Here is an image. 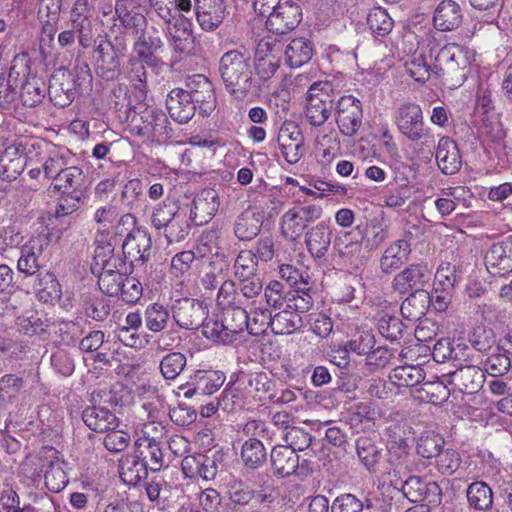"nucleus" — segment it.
<instances>
[{"instance_id": "obj_15", "label": "nucleus", "mask_w": 512, "mask_h": 512, "mask_svg": "<svg viewBox=\"0 0 512 512\" xmlns=\"http://www.w3.org/2000/svg\"><path fill=\"white\" fill-rule=\"evenodd\" d=\"M302 20V10L295 2L278 3L270 12L266 27L275 34H286L294 30Z\"/></svg>"}, {"instance_id": "obj_45", "label": "nucleus", "mask_w": 512, "mask_h": 512, "mask_svg": "<svg viewBox=\"0 0 512 512\" xmlns=\"http://www.w3.org/2000/svg\"><path fill=\"white\" fill-rule=\"evenodd\" d=\"M466 497L470 508L487 511L493 504V492L483 481H474L466 489Z\"/></svg>"}, {"instance_id": "obj_36", "label": "nucleus", "mask_w": 512, "mask_h": 512, "mask_svg": "<svg viewBox=\"0 0 512 512\" xmlns=\"http://www.w3.org/2000/svg\"><path fill=\"white\" fill-rule=\"evenodd\" d=\"M148 471L142 462L138 451L124 455L119 460V475L121 480L129 485L136 486L147 477Z\"/></svg>"}, {"instance_id": "obj_20", "label": "nucleus", "mask_w": 512, "mask_h": 512, "mask_svg": "<svg viewBox=\"0 0 512 512\" xmlns=\"http://www.w3.org/2000/svg\"><path fill=\"white\" fill-rule=\"evenodd\" d=\"M485 264L493 275L505 276L512 272V236L491 245L485 255Z\"/></svg>"}, {"instance_id": "obj_31", "label": "nucleus", "mask_w": 512, "mask_h": 512, "mask_svg": "<svg viewBox=\"0 0 512 512\" xmlns=\"http://www.w3.org/2000/svg\"><path fill=\"white\" fill-rule=\"evenodd\" d=\"M82 420L92 431L104 433L119 427L120 420L106 407L91 406L82 411Z\"/></svg>"}, {"instance_id": "obj_52", "label": "nucleus", "mask_w": 512, "mask_h": 512, "mask_svg": "<svg viewBox=\"0 0 512 512\" xmlns=\"http://www.w3.org/2000/svg\"><path fill=\"white\" fill-rule=\"evenodd\" d=\"M372 507L369 498H360L352 493L338 495L331 504V512H363Z\"/></svg>"}, {"instance_id": "obj_28", "label": "nucleus", "mask_w": 512, "mask_h": 512, "mask_svg": "<svg viewBox=\"0 0 512 512\" xmlns=\"http://www.w3.org/2000/svg\"><path fill=\"white\" fill-rule=\"evenodd\" d=\"M355 450L359 462L368 471H375L383 457L381 441L376 436L361 435L355 440Z\"/></svg>"}, {"instance_id": "obj_57", "label": "nucleus", "mask_w": 512, "mask_h": 512, "mask_svg": "<svg viewBox=\"0 0 512 512\" xmlns=\"http://www.w3.org/2000/svg\"><path fill=\"white\" fill-rule=\"evenodd\" d=\"M14 68L10 69L7 77L0 76V108L9 110L15 107L18 100V93L16 91V77Z\"/></svg>"}, {"instance_id": "obj_25", "label": "nucleus", "mask_w": 512, "mask_h": 512, "mask_svg": "<svg viewBox=\"0 0 512 512\" xmlns=\"http://www.w3.org/2000/svg\"><path fill=\"white\" fill-rule=\"evenodd\" d=\"M485 375L481 368L465 365L449 373V383L461 393L474 394L484 383Z\"/></svg>"}, {"instance_id": "obj_3", "label": "nucleus", "mask_w": 512, "mask_h": 512, "mask_svg": "<svg viewBox=\"0 0 512 512\" xmlns=\"http://www.w3.org/2000/svg\"><path fill=\"white\" fill-rule=\"evenodd\" d=\"M336 91L331 82L313 83L307 92L305 117L310 125L322 126L335 110Z\"/></svg>"}, {"instance_id": "obj_17", "label": "nucleus", "mask_w": 512, "mask_h": 512, "mask_svg": "<svg viewBox=\"0 0 512 512\" xmlns=\"http://www.w3.org/2000/svg\"><path fill=\"white\" fill-rule=\"evenodd\" d=\"M133 52L146 61L150 68H157L162 61L157 56L164 48V42L160 32L155 27L148 28L144 33L133 41Z\"/></svg>"}, {"instance_id": "obj_56", "label": "nucleus", "mask_w": 512, "mask_h": 512, "mask_svg": "<svg viewBox=\"0 0 512 512\" xmlns=\"http://www.w3.org/2000/svg\"><path fill=\"white\" fill-rule=\"evenodd\" d=\"M461 280V269L458 265L450 262L442 263L434 276V285L443 287V290H454Z\"/></svg>"}, {"instance_id": "obj_18", "label": "nucleus", "mask_w": 512, "mask_h": 512, "mask_svg": "<svg viewBox=\"0 0 512 512\" xmlns=\"http://www.w3.org/2000/svg\"><path fill=\"white\" fill-rule=\"evenodd\" d=\"M332 236L333 231L330 221H321L309 228L305 233V244L308 253L317 261L326 260Z\"/></svg>"}, {"instance_id": "obj_22", "label": "nucleus", "mask_w": 512, "mask_h": 512, "mask_svg": "<svg viewBox=\"0 0 512 512\" xmlns=\"http://www.w3.org/2000/svg\"><path fill=\"white\" fill-rule=\"evenodd\" d=\"M219 196L213 188H205L193 199L190 220L197 226L208 223L219 208Z\"/></svg>"}, {"instance_id": "obj_49", "label": "nucleus", "mask_w": 512, "mask_h": 512, "mask_svg": "<svg viewBox=\"0 0 512 512\" xmlns=\"http://www.w3.org/2000/svg\"><path fill=\"white\" fill-rule=\"evenodd\" d=\"M424 378V370L414 365L398 366L389 375V379L397 387H413L421 383Z\"/></svg>"}, {"instance_id": "obj_62", "label": "nucleus", "mask_w": 512, "mask_h": 512, "mask_svg": "<svg viewBox=\"0 0 512 512\" xmlns=\"http://www.w3.org/2000/svg\"><path fill=\"white\" fill-rule=\"evenodd\" d=\"M162 229L168 244L182 242L190 232V225L186 220V213L182 212Z\"/></svg>"}, {"instance_id": "obj_21", "label": "nucleus", "mask_w": 512, "mask_h": 512, "mask_svg": "<svg viewBox=\"0 0 512 512\" xmlns=\"http://www.w3.org/2000/svg\"><path fill=\"white\" fill-rule=\"evenodd\" d=\"M364 230L358 225L354 230L338 233L332 243L333 254L344 262H352L362 250Z\"/></svg>"}, {"instance_id": "obj_35", "label": "nucleus", "mask_w": 512, "mask_h": 512, "mask_svg": "<svg viewBox=\"0 0 512 512\" xmlns=\"http://www.w3.org/2000/svg\"><path fill=\"white\" fill-rule=\"evenodd\" d=\"M51 186L59 193H85L86 175L83 170L77 166L66 167L58 177H55V183Z\"/></svg>"}, {"instance_id": "obj_13", "label": "nucleus", "mask_w": 512, "mask_h": 512, "mask_svg": "<svg viewBox=\"0 0 512 512\" xmlns=\"http://www.w3.org/2000/svg\"><path fill=\"white\" fill-rule=\"evenodd\" d=\"M242 304L240 295L231 297L226 287V344L240 341L248 330L249 316Z\"/></svg>"}, {"instance_id": "obj_19", "label": "nucleus", "mask_w": 512, "mask_h": 512, "mask_svg": "<svg viewBox=\"0 0 512 512\" xmlns=\"http://www.w3.org/2000/svg\"><path fill=\"white\" fill-rule=\"evenodd\" d=\"M209 238L210 241H212L213 238H215V240H219V242H215L214 252L212 248H210L212 256L208 264L207 270L205 272V275L202 279V283L205 290L214 291L216 288H219L217 294V306H220V297L224 290V253L222 251L221 246L219 245L221 239L219 237H216L214 234H211Z\"/></svg>"}, {"instance_id": "obj_4", "label": "nucleus", "mask_w": 512, "mask_h": 512, "mask_svg": "<svg viewBox=\"0 0 512 512\" xmlns=\"http://www.w3.org/2000/svg\"><path fill=\"white\" fill-rule=\"evenodd\" d=\"M129 130L137 137L157 143H164L172 136L166 114L150 108H145L140 114L131 117Z\"/></svg>"}, {"instance_id": "obj_1", "label": "nucleus", "mask_w": 512, "mask_h": 512, "mask_svg": "<svg viewBox=\"0 0 512 512\" xmlns=\"http://www.w3.org/2000/svg\"><path fill=\"white\" fill-rule=\"evenodd\" d=\"M430 60H434V76L451 88L460 87L470 74L475 53L466 46L448 43L435 35L429 37Z\"/></svg>"}, {"instance_id": "obj_47", "label": "nucleus", "mask_w": 512, "mask_h": 512, "mask_svg": "<svg viewBox=\"0 0 512 512\" xmlns=\"http://www.w3.org/2000/svg\"><path fill=\"white\" fill-rule=\"evenodd\" d=\"M261 229L260 218L251 210L241 213L234 224V234L241 241L254 239Z\"/></svg>"}, {"instance_id": "obj_44", "label": "nucleus", "mask_w": 512, "mask_h": 512, "mask_svg": "<svg viewBox=\"0 0 512 512\" xmlns=\"http://www.w3.org/2000/svg\"><path fill=\"white\" fill-rule=\"evenodd\" d=\"M34 289L38 298L45 303L59 300L62 295L57 278L48 270H41L36 274Z\"/></svg>"}, {"instance_id": "obj_5", "label": "nucleus", "mask_w": 512, "mask_h": 512, "mask_svg": "<svg viewBox=\"0 0 512 512\" xmlns=\"http://www.w3.org/2000/svg\"><path fill=\"white\" fill-rule=\"evenodd\" d=\"M323 208L318 204L298 205L290 208L280 218L281 235L290 242L299 241L310 224L319 220Z\"/></svg>"}, {"instance_id": "obj_14", "label": "nucleus", "mask_w": 512, "mask_h": 512, "mask_svg": "<svg viewBox=\"0 0 512 512\" xmlns=\"http://www.w3.org/2000/svg\"><path fill=\"white\" fill-rule=\"evenodd\" d=\"M119 240L116 235L110 236L109 233L100 231L95 237V250L91 270L93 274L98 270L105 268H118L124 266L125 261L122 254H115V246Z\"/></svg>"}, {"instance_id": "obj_43", "label": "nucleus", "mask_w": 512, "mask_h": 512, "mask_svg": "<svg viewBox=\"0 0 512 512\" xmlns=\"http://www.w3.org/2000/svg\"><path fill=\"white\" fill-rule=\"evenodd\" d=\"M52 322L37 311L26 310L16 319V326L20 333L24 335H45Z\"/></svg>"}, {"instance_id": "obj_29", "label": "nucleus", "mask_w": 512, "mask_h": 512, "mask_svg": "<svg viewBox=\"0 0 512 512\" xmlns=\"http://www.w3.org/2000/svg\"><path fill=\"white\" fill-rule=\"evenodd\" d=\"M204 315L200 302L193 299H182L173 306V319L181 328L191 330L197 328Z\"/></svg>"}, {"instance_id": "obj_30", "label": "nucleus", "mask_w": 512, "mask_h": 512, "mask_svg": "<svg viewBox=\"0 0 512 512\" xmlns=\"http://www.w3.org/2000/svg\"><path fill=\"white\" fill-rule=\"evenodd\" d=\"M170 44L174 51L180 54H189L194 48L192 23L183 16H178L172 26L167 27Z\"/></svg>"}, {"instance_id": "obj_61", "label": "nucleus", "mask_w": 512, "mask_h": 512, "mask_svg": "<svg viewBox=\"0 0 512 512\" xmlns=\"http://www.w3.org/2000/svg\"><path fill=\"white\" fill-rule=\"evenodd\" d=\"M186 356L180 352L165 355L160 362V371L166 380L176 379L186 366Z\"/></svg>"}, {"instance_id": "obj_55", "label": "nucleus", "mask_w": 512, "mask_h": 512, "mask_svg": "<svg viewBox=\"0 0 512 512\" xmlns=\"http://www.w3.org/2000/svg\"><path fill=\"white\" fill-rule=\"evenodd\" d=\"M181 213L182 211L175 201L166 199L154 208L151 223L157 230H161Z\"/></svg>"}, {"instance_id": "obj_59", "label": "nucleus", "mask_w": 512, "mask_h": 512, "mask_svg": "<svg viewBox=\"0 0 512 512\" xmlns=\"http://www.w3.org/2000/svg\"><path fill=\"white\" fill-rule=\"evenodd\" d=\"M483 372L498 378L505 375L510 367L511 361L505 351H501L499 347L495 348V352L491 353L483 362Z\"/></svg>"}, {"instance_id": "obj_41", "label": "nucleus", "mask_w": 512, "mask_h": 512, "mask_svg": "<svg viewBox=\"0 0 512 512\" xmlns=\"http://www.w3.org/2000/svg\"><path fill=\"white\" fill-rule=\"evenodd\" d=\"M430 304V294L427 291H413L402 302L401 315L408 321H417L426 315Z\"/></svg>"}, {"instance_id": "obj_58", "label": "nucleus", "mask_w": 512, "mask_h": 512, "mask_svg": "<svg viewBox=\"0 0 512 512\" xmlns=\"http://www.w3.org/2000/svg\"><path fill=\"white\" fill-rule=\"evenodd\" d=\"M370 30L379 36L388 35L394 26V21L382 7L372 8L367 15Z\"/></svg>"}, {"instance_id": "obj_7", "label": "nucleus", "mask_w": 512, "mask_h": 512, "mask_svg": "<svg viewBox=\"0 0 512 512\" xmlns=\"http://www.w3.org/2000/svg\"><path fill=\"white\" fill-rule=\"evenodd\" d=\"M335 121L340 133L355 136L362 127L363 110L359 99L352 95L341 96L335 104Z\"/></svg>"}, {"instance_id": "obj_60", "label": "nucleus", "mask_w": 512, "mask_h": 512, "mask_svg": "<svg viewBox=\"0 0 512 512\" xmlns=\"http://www.w3.org/2000/svg\"><path fill=\"white\" fill-rule=\"evenodd\" d=\"M69 480L63 468V463L50 461L45 471V485L51 492L58 493L68 484Z\"/></svg>"}, {"instance_id": "obj_39", "label": "nucleus", "mask_w": 512, "mask_h": 512, "mask_svg": "<svg viewBox=\"0 0 512 512\" xmlns=\"http://www.w3.org/2000/svg\"><path fill=\"white\" fill-rule=\"evenodd\" d=\"M374 334L370 331H362L361 333L354 336L353 339L349 340L344 348L339 351L343 355L340 361L336 362L335 365L339 368H345L349 364L348 353L354 352L358 355L368 356L375 346Z\"/></svg>"}, {"instance_id": "obj_34", "label": "nucleus", "mask_w": 512, "mask_h": 512, "mask_svg": "<svg viewBox=\"0 0 512 512\" xmlns=\"http://www.w3.org/2000/svg\"><path fill=\"white\" fill-rule=\"evenodd\" d=\"M462 10L453 0H443L434 11L433 24L439 31H453L462 23Z\"/></svg>"}, {"instance_id": "obj_2", "label": "nucleus", "mask_w": 512, "mask_h": 512, "mask_svg": "<svg viewBox=\"0 0 512 512\" xmlns=\"http://www.w3.org/2000/svg\"><path fill=\"white\" fill-rule=\"evenodd\" d=\"M394 123L408 141L422 142L425 145L434 143L431 129L425 125L420 105L413 102L401 104L395 111Z\"/></svg>"}, {"instance_id": "obj_54", "label": "nucleus", "mask_w": 512, "mask_h": 512, "mask_svg": "<svg viewBox=\"0 0 512 512\" xmlns=\"http://www.w3.org/2000/svg\"><path fill=\"white\" fill-rule=\"evenodd\" d=\"M222 2L223 0H213L212 2H207L209 10L202 12L197 10V20L203 30L213 31L223 22L224 6Z\"/></svg>"}, {"instance_id": "obj_64", "label": "nucleus", "mask_w": 512, "mask_h": 512, "mask_svg": "<svg viewBox=\"0 0 512 512\" xmlns=\"http://www.w3.org/2000/svg\"><path fill=\"white\" fill-rule=\"evenodd\" d=\"M169 321V311L161 304L153 303L146 308L145 325L152 332L162 331Z\"/></svg>"}, {"instance_id": "obj_38", "label": "nucleus", "mask_w": 512, "mask_h": 512, "mask_svg": "<svg viewBox=\"0 0 512 512\" xmlns=\"http://www.w3.org/2000/svg\"><path fill=\"white\" fill-rule=\"evenodd\" d=\"M285 63L290 68H298L307 63L313 56L314 49L309 39L300 37L290 41L283 48Z\"/></svg>"}, {"instance_id": "obj_26", "label": "nucleus", "mask_w": 512, "mask_h": 512, "mask_svg": "<svg viewBox=\"0 0 512 512\" xmlns=\"http://www.w3.org/2000/svg\"><path fill=\"white\" fill-rule=\"evenodd\" d=\"M429 37L426 44L411 54L405 62L406 72L417 82L425 83L434 75V60H430Z\"/></svg>"}, {"instance_id": "obj_23", "label": "nucleus", "mask_w": 512, "mask_h": 512, "mask_svg": "<svg viewBox=\"0 0 512 512\" xmlns=\"http://www.w3.org/2000/svg\"><path fill=\"white\" fill-rule=\"evenodd\" d=\"M27 164L26 149L22 144H12L0 155V178L13 181L23 172Z\"/></svg>"}, {"instance_id": "obj_42", "label": "nucleus", "mask_w": 512, "mask_h": 512, "mask_svg": "<svg viewBox=\"0 0 512 512\" xmlns=\"http://www.w3.org/2000/svg\"><path fill=\"white\" fill-rule=\"evenodd\" d=\"M126 264L118 266V268H105L98 270V286L99 289L106 295L115 297L121 293V285L128 274Z\"/></svg>"}, {"instance_id": "obj_24", "label": "nucleus", "mask_w": 512, "mask_h": 512, "mask_svg": "<svg viewBox=\"0 0 512 512\" xmlns=\"http://www.w3.org/2000/svg\"><path fill=\"white\" fill-rule=\"evenodd\" d=\"M166 108L171 118L180 124L189 122L197 109L187 89L181 88H175L169 92Z\"/></svg>"}, {"instance_id": "obj_9", "label": "nucleus", "mask_w": 512, "mask_h": 512, "mask_svg": "<svg viewBox=\"0 0 512 512\" xmlns=\"http://www.w3.org/2000/svg\"><path fill=\"white\" fill-rule=\"evenodd\" d=\"M271 467L275 476L279 478L295 475L299 478L307 477L311 473L309 463L299 462V456L290 447L277 445L270 454Z\"/></svg>"}, {"instance_id": "obj_33", "label": "nucleus", "mask_w": 512, "mask_h": 512, "mask_svg": "<svg viewBox=\"0 0 512 512\" xmlns=\"http://www.w3.org/2000/svg\"><path fill=\"white\" fill-rule=\"evenodd\" d=\"M411 244L405 239L392 242L380 258V269L384 274H391L406 263L411 255Z\"/></svg>"}, {"instance_id": "obj_40", "label": "nucleus", "mask_w": 512, "mask_h": 512, "mask_svg": "<svg viewBox=\"0 0 512 512\" xmlns=\"http://www.w3.org/2000/svg\"><path fill=\"white\" fill-rule=\"evenodd\" d=\"M138 454L141 455L142 462L147 471L158 472L164 466L163 452L155 439H139L135 443Z\"/></svg>"}, {"instance_id": "obj_6", "label": "nucleus", "mask_w": 512, "mask_h": 512, "mask_svg": "<svg viewBox=\"0 0 512 512\" xmlns=\"http://www.w3.org/2000/svg\"><path fill=\"white\" fill-rule=\"evenodd\" d=\"M245 51L242 46L226 50V88H230L229 92L237 99L245 98L251 88V71Z\"/></svg>"}, {"instance_id": "obj_63", "label": "nucleus", "mask_w": 512, "mask_h": 512, "mask_svg": "<svg viewBox=\"0 0 512 512\" xmlns=\"http://www.w3.org/2000/svg\"><path fill=\"white\" fill-rule=\"evenodd\" d=\"M36 241H30L28 245L21 248V255L17 263L19 272L32 276L42 269L38 263V254L35 251Z\"/></svg>"}, {"instance_id": "obj_8", "label": "nucleus", "mask_w": 512, "mask_h": 512, "mask_svg": "<svg viewBox=\"0 0 512 512\" xmlns=\"http://www.w3.org/2000/svg\"><path fill=\"white\" fill-rule=\"evenodd\" d=\"M48 94L55 106H69L79 94L78 77L65 68L56 70L50 77Z\"/></svg>"}, {"instance_id": "obj_50", "label": "nucleus", "mask_w": 512, "mask_h": 512, "mask_svg": "<svg viewBox=\"0 0 512 512\" xmlns=\"http://www.w3.org/2000/svg\"><path fill=\"white\" fill-rule=\"evenodd\" d=\"M300 314L290 309L282 310L273 316L272 332L278 335H289L302 327Z\"/></svg>"}, {"instance_id": "obj_37", "label": "nucleus", "mask_w": 512, "mask_h": 512, "mask_svg": "<svg viewBox=\"0 0 512 512\" xmlns=\"http://www.w3.org/2000/svg\"><path fill=\"white\" fill-rule=\"evenodd\" d=\"M403 495L411 502H421L427 498L428 495L439 496L441 489L439 485L434 482H425L419 476H409L401 485Z\"/></svg>"}, {"instance_id": "obj_27", "label": "nucleus", "mask_w": 512, "mask_h": 512, "mask_svg": "<svg viewBox=\"0 0 512 512\" xmlns=\"http://www.w3.org/2000/svg\"><path fill=\"white\" fill-rule=\"evenodd\" d=\"M435 157L440 171L445 175L457 173L462 166L459 148L450 137L443 136L440 138Z\"/></svg>"}, {"instance_id": "obj_10", "label": "nucleus", "mask_w": 512, "mask_h": 512, "mask_svg": "<svg viewBox=\"0 0 512 512\" xmlns=\"http://www.w3.org/2000/svg\"><path fill=\"white\" fill-rule=\"evenodd\" d=\"M432 275V268L428 263H412L394 276L391 286L400 294L410 291H426L424 287L429 284Z\"/></svg>"}, {"instance_id": "obj_46", "label": "nucleus", "mask_w": 512, "mask_h": 512, "mask_svg": "<svg viewBox=\"0 0 512 512\" xmlns=\"http://www.w3.org/2000/svg\"><path fill=\"white\" fill-rule=\"evenodd\" d=\"M46 93V84L44 80L38 76L28 77L21 85L19 99L23 106L35 107L40 104Z\"/></svg>"}, {"instance_id": "obj_32", "label": "nucleus", "mask_w": 512, "mask_h": 512, "mask_svg": "<svg viewBox=\"0 0 512 512\" xmlns=\"http://www.w3.org/2000/svg\"><path fill=\"white\" fill-rule=\"evenodd\" d=\"M108 46L99 42L95 48V52L98 54L96 71L102 79L110 81L121 75V59L123 56L111 50V47Z\"/></svg>"}, {"instance_id": "obj_53", "label": "nucleus", "mask_w": 512, "mask_h": 512, "mask_svg": "<svg viewBox=\"0 0 512 512\" xmlns=\"http://www.w3.org/2000/svg\"><path fill=\"white\" fill-rule=\"evenodd\" d=\"M241 459L248 468L256 469L266 461V450L262 442L256 438L245 441L241 448Z\"/></svg>"}, {"instance_id": "obj_16", "label": "nucleus", "mask_w": 512, "mask_h": 512, "mask_svg": "<svg viewBox=\"0 0 512 512\" xmlns=\"http://www.w3.org/2000/svg\"><path fill=\"white\" fill-rule=\"evenodd\" d=\"M185 86L200 114L210 115L216 108V96L212 83L202 74L188 76Z\"/></svg>"}, {"instance_id": "obj_48", "label": "nucleus", "mask_w": 512, "mask_h": 512, "mask_svg": "<svg viewBox=\"0 0 512 512\" xmlns=\"http://www.w3.org/2000/svg\"><path fill=\"white\" fill-rule=\"evenodd\" d=\"M146 66V61L137 55L131 56L128 60V77L133 83L137 91V97L140 100L145 99L147 94L148 74Z\"/></svg>"}, {"instance_id": "obj_51", "label": "nucleus", "mask_w": 512, "mask_h": 512, "mask_svg": "<svg viewBox=\"0 0 512 512\" xmlns=\"http://www.w3.org/2000/svg\"><path fill=\"white\" fill-rule=\"evenodd\" d=\"M226 287L230 291V296L240 295L241 299L245 300L259 294L262 289V282L255 274L248 278L226 281Z\"/></svg>"}, {"instance_id": "obj_11", "label": "nucleus", "mask_w": 512, "mask_h": 512, "mask_svg": "<svg viewBox=\"0 0 512 512\" xmlns=\"http://www.w3.org/2000/svg\"><path fill=\"white\" fill-rule=\"evenodd\" d=\"M283 44L276 38L266 37L259 41L255 51V69L263 80L270 79L278 70Z\"/></svg>"}, {"instance_id": "obj_12", "label": "nucleus", "mask_w": 512, "mask_h": 512, "mask_svg": "<svg viewBox=\"0 0 512 512\" xmlns=\"http://www.w3.org/2000/svg\"><path fill=\"white\" fill-rule=\"evenodd\" d=\"M152 240L148 231L133 228L122 243V258L130 262V268L144 265L150 258Z\"/></svg>"}]
</instances>
